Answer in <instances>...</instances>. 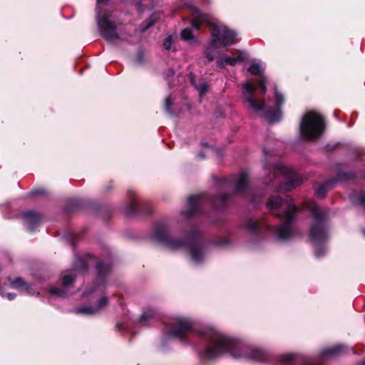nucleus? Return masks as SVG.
Returning <instances> with one entry per match:
<instances>
[{
    "label": "nucleus",
    "instance_id": "f257e3e1",
    "mask_svg": "<svg viewBox=\"0 0 365 365\" xmlns=\"http://www.w3.org/2000/svg\"><path fill=\"white\" fill-rule=\"evenodd\" d=\"M203 334L210 340V344L204 351L205 357L208 359H212L222 354L227 353L234 358L247 357L257 361L264 360L262 351L253 349L250 354H247V348L240 342L227 338L212 329H208Z\"/></svg>",
    "mask_w": 365,
    "mask_h": 365
},
{
    "label": "nucleus",
    "instance_id": "f03ea898",
    "mask_svg": "<svg viewBox=\"0 0 365 365\" xmlns=\"http://www.w3.org/2000/svg\"><path fill=\"white\" fill-rule=\"evenodd\" d=\"M267 207L273 215L282 218V225L277 229L278 238L282 240L291 238L293 235L292 222L297 210L295 205L288 199L283 200L279 196H275L269 198Z\"/></svg>",
    "mask_w": 365,
    "mask_h": 365
},
{
    "label": "nucleus",
    "instance_id": "7ed1b4c3",
    "mask_svg": "<svg viewBox=\"0 0 365 365\" xmlns=\"http://www.w3.org/2000/svg\"><path fill=\"white\" fill-rule=\"evenodd\" d=\"M204 22H207L211 34L214 38L210 43V48H215L217 43L227 46L237 41V34L235 31L228 29L223 24L210 22L206 15L201 14L198 9L194 8L192 9V27L198 29Z\"/></svg>",
    "mask_w": 365,
    "mask_h": 365
},
{
    "label": "nucleus",
    "instance_id": "20e7f679",
    "mask_svg": "<svg viewBox=\"0 0 365 365\" xmlns=\"http://www.w3.org/2000/svg\"><path fill=\"white\" fill-rule=\"evenodd\" d=\"M154 237L168 250H178L187 247L192 259L195 262H200L203 257L202 247L198 242L195 240L191 243H187L178 240L170 235L168 228L165 226L157 227L154 233Z\"/></svg>",
    "mask_w": 365,
    "mask_h": 365
},
{
    "label": "nucleus",
    "instance_id": "39448f33",
    "mask_svg": "<svg viewBox=\"0 0 365 365\" xmlns=\"http://www.w3.org/2000/svg\"><path fill=\"white\" fill-rule=\"evenodd\" d=\"M304 208L310 211L314 218L309 232L310 240L314 244L323 242L327 237V230L324 222L327 215V212L319 209L316 203L312 200L304 202Z\"/></svg>",
    "mask_w": 365,
    "mask_h": 365
},
{
    "label": "nucleus",
    "instance_id": "423d86ee",
    "mask_svg": "<svg viewBox=\"0 0 365 365\" xmlns=\"http://www.w3.org/2000/svg\"><path fill=\"white\" fill-rule=\"evenodd\" d=\"M324 129V119L320 114L314 111L304 114L300 123V134L303 139L314 140L323 133Z\"/></svg>",
    "mask_w": 365,
    "mask_h": 365
},
{
    "label": "nucleus",
    "instance_id": "0eeeda50",
    "mask_svg": "<svg viewBox=\"0 0 365 365\" xmlns=\"http://www.w3.org/2000/svg\"><path fill=\"white\" fill-rule=\"evenodd\" d=\"M264 169L273 173L274 178L281 177L284 180L283 186L280 187L282 190L289 191L302 182V178L294 170L281 163L266 164Z\"/></svg>",
    "mask_w": 365,
    "mask_h": 365
},
{
    "label": "nucleus",
    "instance_id": "6e6552de",
    "mask_svg": "<svg viewBox=\"0 0 365 365\" xmlns=\"http://www.w3.org/2000/svg\"><path fill=\"white\" fill-rule=\"evenodd\" d=\"M256 86L250 82H247L243 85V98L247 103L248 108L255 113H264L269 120L272 122L277 120L279 113L272 116L270 112L266 109V106L263 99L255 98V93Z\"/></svg>",
    "mask_w": 365,
    "mask_h": 365
},
{
    "label": "nucleus",
    "instance_id": "1a4fd4ad",
    "mask_svg": "<svg viewBox=\"0 0 365 365\" xmlns=\"http://www.w3.org/2000/svg\"><path fill=\"white\" fill-rule=\"evenodd\" d=\"M110 16L108 12L99 11L97 16V23L100 32L103 38L110 42H114L118 38L115 31V26L110 20Z\"/></svg>",
    "mask_w": 365,
    "mask_h": 365
},
{
    "label": "nucleus",
    "instance_id": "9d476101",
    "mask_svg": "<svg viewBox=\"0 0 365 365\" xmlns=\"http://www.w3.org/2000/svg\"><path fill=\"white\" fill-rule=\"evenodd\" d=\"M192 330V323L187 318L178 317L174 319L170 334L182 339Z\"/></svg>",
    "mask_w": 365,
    "mask_h": 365
},
{
    "label": "nucleus",
    "instance_id": "9b49d317",
    "mask_svg": "<svg viewBox=\"0 0 365 365\" xmlns=\"http://www.w3.org/2000/svg\"><path fill=\"white\" fill-rule=\"evenodd\" d=\"M208 200L205 195H197L190 196L187 199V215H192L200 211V207Z\"/></svg>",
    "mask_w": 365,
    "mask_h": 365
},
{
    "label": "nucleus",
    "instance_id": "f8f14e48",
    "mask_svg": "<svg viewBox=\"0 0 365 365\" xmlns=\"http://www.w3.org/2000/svg\"><path fill=\"white\" fill-rule=\"evenodd\" d=\"M108 304V299L106 297H101L96 307H88L85 306L80 307L77 309V312L83 314H95L101 309L104 308Z\"/></svg>",
    "mask_w": 365,
    "mask_h": 365
},
{
    "label": "nucleus",
    "instance_id": "ddd939ff",
    "mask_svg": "<svg viewBox=\"0 0 365 365\" xmlns=\"http://www.w3.org/2000/svg\"><path fill=\"white\" fill-rule=\"evenodd\" d=\"M24 216L25 224L30 231H34L41 220V215L34 212H26Z\"/></svg>",
    "mask_w": 365,
    "mask_h": 365
},
{
    "label": "nucleus",
    "instance_id": "4468645a",
    "mask_svg": "<svg viewBox=\"0 0 365 365\" xmlns=\"http://www.w3.org/2000/svg\"><path fill=\"white\" fill-rule=\"evenodd\" d=\"M249 175L246 171H241L235 183V192H242L246 190L248 185Z\"/></svg>",
    "mask_w": 365,
    "mask_h": 365
},
{
    "label": "nucleus",
    "instance_id": "2eb2a0df",
    "mask_svg": "<svg viewBox=\"0 0 365 365\" xmlns=\"http://www.w3.org/2000/svg\"><path fill=\"white\" fill-rule=\"evenodd\" d=\"M281 361L283 363L289 362L294 360V364H300L301 365H314L302 356H297L294 354H287L280 357Z\"/></svg>",
    "mask_w": 365,
    "mask_h": 365
},
{
    "label": "nucleus",
    "instance_id": "dca6fc26",
    "mask_svg": "<svg viewBox=\"0 0 365 365\" xmlns=\"http://www.w3.org/2000/svg\"><path fill=\"white\" fill-rule=\"evenodd\" d=\"M242 60L243 57L241 55H239L237 57H225L217 59V64L218 67L224 68L227 65L235 66L237 63L242 61Z\"/></svg>",
    "mask_w": 365,
    "mask_h": 365
},
{
    "label": "nucleus",
    "instance_id": "f3484780",
    "mask_svg": "<svg viewBox=\"0 0 365 365\" xmlns=\"http://www.w3.org/2000/svg\"><path fill=\"white\" fill-rule=\"evenodd\" d=\"M344 346L343 345H337L331 348L326 349L323 351V356H335L344 352Z\"/></svg>",
    "mask_w": 365,
    "mask_h": 365
},
{
    "label": "nucleus",
    "instance_id": "a211bd4d",
    "mask_svg": "<svg viewBox=\"0 0 365 365\" xmlns=\"http://www.w3.org/2000/svg\"><path fill=\"white\" fill-rule=\"evenodd\" d=\"M334 180L326 182L325 184L319 185L316 189V194L319 197H324L327 192V187H330L332 183H334Z\"/></svg>",
    "mask_w": 365,
    "mask_h": 365
},
{
    "label": "nucleus",
    "instance_id": "6ab92c4d",
    "mask_svg": "<svg viewBox=\"0 0 365 365\" xmlns=\"http://www.w3.org/2000/svg\"><path fill=\"white\" fill-rule=\"evenodd\" d=\"M11 287L15 289H21L27 291L29 288V285L21 279L17 278L16 279L11 282Z\"/></svg>",
    "mask_w": 365,
    "mask_h": 365
},
{
    "label": "nucleus",
    "instance_id": "aec40b11",
    "mask_svg": "<svg viewBox=\"0 0 365 365\" xmlns=\"http://www.w3.org/2000/svg\"><path fill=\"white\" fill-rule=\"evenodd\" d=\"M74 280L73 271L66 272L62 275V283L65 287L70 285Z\"/></svg>",
    "mask_w": 365,
    "mask_h": 365
},
{
    "label": "nucleus",
    "instance_id": "412c9836",
    "mask_svg": "<svg viewBox=\"0 0 365 365\" xmlns=\"http://www.w3.org/2000/svg\"><path fill=\"white\" fill-rule=\"evenodd\" d=\"M264 68L262 65L256 62L252 63L250 68H248V71L253 75L261 74Z\"/></svg>",
    "mask_w": 365,
    "mask_h": 365
},
{
    "label": "nucleus",
    "instance_id": "4be33fe9",
    "mask_svg": "<svg viewBox=\"0 0 365 365\" xmlns=\"http://www.w3.org/2000/svg\"><path fill=\"white\" fill-rule=\"evenodd\" d=\"M226 198H227L226 194H222L220 196H216L212 200V204L215 207H220L221 205H223L225 203Z\"/></svg>",
    "mask_w": 365,
    "mask_h": 365
},
{
    "label": "nucleus",
    "instance_id": "5701e85b",
    "mask_svg": "<svg viewBox=\"0 0 365 365\" xmlns=\"http://www.w3.org/2000/svg\"><path fill=\"white\" fill-rule=\"evenodd\" d=\"M259 227V222L253 219H250L247 222V227L252 232L257 231Z\"/></svg>",
    "mask_w": 365,
    "mask_h": 365
},
{
    "label": "nucleus",
    "instance_id": "b1692460",
    "mask_svg": "<svg viewBox=\"0 0 365 365\" xmlns=\"http://www.w3.org/2000/svg\"><path fill=\"white\" fill-rule=\"evenodd\" d=\"M181 38L185 41H190L194 38L190 29H184L181 32Z\"/></svg>",
    "mask_w": 365,
    "mask_h": 365
},
{
    "label": "nucleus",
    "instance_id": "393cba45",
    "mask_svg": "<svg viewBox=\"0 0 365 365\" xmlns=\"http://www.w3.org/2000/svg\"><path fill=\"white\" fill-rule=\"evenodd\" d=\"M155 312L153 309L145 311L140 317V322H144L155 317Z\"/></svg>",
    "mask_w": 365,
    "mask_h": 365
},
{
    "label": "nucleus",
    "instance_id": "a878e982",
    "mask_svg": "<svg viewBox=\"0 0 365 365\" xmlns=\"http://www.w3.org/2000/svg\"><path fill=\"white\" fill-rule=\"evenodd\" d=\"M97 269L99 272V275H100V277L101 278L103 277V275L104 274V273H106L108 272V267H106L104 265V264L103 263H99L98 265H97Z\"/></svg>",
    "mask_w": 365,
    "mask_h": 365
},
{
    "label": "nucleus",
    "instance_id": "bb28decb",
    "mask_svg": "<svg viewBox=\"0 0 365 365\" xmlns=\"http://www.w3.org/2000/svg\"><path fill=\"white\" fill-rule=\"evenodd\" d=\"M276 106L279 108L284 102V98L277 91H275Z\"/></svg>",
    "mask_w": 365,
    "mask_h": 365
},
{
    "label": "nucleus",
    "instance_id": "cd10ccee",
    "mask_svg": "<svg viewBox=\"0 0 365 365\" xmlns=\"http://www.w3.org/2000/svg\"><path fill=\"white\" fill-rule=\"evenodd\" d=\"M195 88L197 89V91L200 92V95H203L207 91L208 86L206 83H203L200 85H195L194 84Z\"/></svg>",
    "mask_w": 365,
    "mask_h": 365
},
{
    "label": "nucleus",
    "instance_id": "c85d7f7f",
    "mask_svg": "<svg viewBox=\"0 0 365 365\" xmlns=\"http://www.w3.org/2000/svg\"><path fill=\"white\" fill-rule=\"evenodd\" d=\"M49 292L51 294H55V295H57L58 297H63V296L65 295V292L63 290L59 289H58L56 287H51L49 289Z\"/></svg>",
    "mask_w": 365,
    "mask_h": 365
},
{
    "label": "nucleus",
    "instance_id": "c756f323",
    "mask_svg": "<svg viewBox=\"0 0 365 365\" xmlns=\"http://www.w3.org/2000/svg\"><path fill=\"white\" fill-rule=\"evenodd\" d=\"M259 86L260 87V90L262 93H265L267 91L266 88V78L264 76H262L261 79L259 81Z\"/></svg>",
    "mask_w": 365,
    "mask_h": 365
},
{
    "label": "nucleus",
    "instance_id": "7c9ffc66",
    "mask_svg": "<svg viewBox=\"0 0 365 365\" xmlns=\"http://www.w3.org/2000/svg\"><path fill=\"white\" fill-rule=\"evenodd\" d=\"M172 43H173L172 38L170 36H168L165 38V40L163 43V46L166 50H169L171 48Z\"/></svg>",
    "mask_w": 365,
    "mask_h": 365
},
{
    "label": "nucleus",
    "instance_id": "2f4dec72",
    "mask_svg": "<svg viewBox=\"0 0 365 365\" xmlns=\"http://www.w3.org/2000/svg\"><path fill=\"white\" fill-rule=\"evenodd\" d=\"M172 103H173V101H172L170 97H168L165 99V107L166 110L170 113H172L171 108H170Z\"/></svg>",
    "mask_w": 365,
    "mask_h": 365
},
{
    "label": "nucleus",
    "instance_id": "473e14b6",
    "mask_svg": "<svg viewBox=\"0 0 365 365\" xmlns=\"http://www.w3.org/2000/svg\"><path fill=\"white\" fill-rule=\"evenodd\" d=\"M206 58H207L208 61H212L214 59V56L211 54V53L209 51H207L205 53Z\"/></svg>",
    "mask_w": 365,
    "mask_h": 365
},
{
    "label": "nucleus",
    "instance_id": "72a5a7b5",
    "mask_svg": "<svg viewBox=\"0 0 365 365\" xmlns=\"http://www.w3.org/2000/svg\"><path fill=\"white\" fill-rule=\"evenodd\" d=\"M107 1H108V0H97V9H100L101 5L106 3Z\"/></svg>",
    "mask_w": 365,
    "mask_h": 365
},
{
    "label": "nucleus",
    "instance_id": "f704fd0d",
    "mask_svg": "<svg viewBox=\"0 0 365 365\" xmlns=\"http://www.w3.org/2000/svg\"><path fill=\"white\" fill-rule=\"evenodd\" d=\"M7 297H8V299H9V300H11V299H13L14 298V294H11V293H8V294H7Z\"/></svg>",
    "mask_w": 365,
    "mask_h": 365
},
{
    "label": "nucleus",
    "instance_id": "c9c22d12",
    "mask_svg": "<svg viewBox=\"0 0 365 365\" xmlns=\"http://www.w3.org/2000/svg\"><path fill=\"white\" fill-rule=\"evenodd\" d=\"M315 255L317 257H319L321 255V254L319 253L317 248L315 249Z\"/></svg>",
    "mask_w": 365,
    "mask_h": 365
},
{
    "label": "nucleus",
    "instance_id": "e433bc0d",
    "mask_svg": "<svg viewBox=\"0 0 365 365\" xmlns=\"http://www.w3.org/2000/svg\"><path fill=\"white\" fill-rule=\"evenodd\" d=\"M151 25H152V24H149L148 25H147V26H145V29H148L150 26H151Z\"/></svg>",
    "mask_w": 365,
    "mask_h": 365
},
{
    "label": "nucleus",
    "instance_id": "4c0bfd02",
    "mask_svg": "<svg viewBox=\"0 0 365 365\" xmlns=\"http://www.w3.org/2000/svg\"><path fill=\"white\" fill-rule=\"evenodd\" d=\"M364 365H365V361H364Z\"/></svg>",
    "mask_w": 365,
    "mask_h": 365
}]
</instances>
